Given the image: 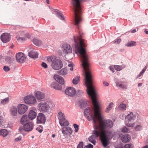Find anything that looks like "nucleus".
<instances>
[{
    "label": "nucleus",
    "instance_id": "a878e982",
    "mask_svg": "<svg viewBox=\"0 0 148 148\" xmlns=\"http://www.w3.org/2000/svg\"><path fill=\"white\" fill-rule=\"evenodd\" d=\"M11 115L13 116H16L17 115L18 111L16 107L14 106L11 108L10 110Z\"/></svg>",
    "mask_w": 148,
    "mask_h": 148
},
{
    "label": "nucleus",
    "instance_id": "dca6fc26",
    "mask_svg": "<svg viewBox=\"0 0 148 148\" xmlns=\"http://www.w3.org/2000/svg\"><path fill=\"white\" fill-rule=\"evenodd\" d=\"M63 52L66 53L67 54L71 53L72 52V49L70 45L64 44L62 46Z\"/></svg>",
    "mask_w": 148,
    "mask_h": 148
},
{
    "label": "nucleus",
    "instance_id": "7c9ffc66",
    "mask_svg": "<svg viewBox=\"0 0 148 148\" xmlns=\"http://www.w3.org/2000/svg\"><path fill=\"white\" fill-rule=\"evenodd\" d=\"M33 42L34 44L37 46L41 45L42 43V41L36 38H35L33 39Z\"/></svg>",
    "mask_w": 148,
    "mask_h": 148
},
{
    "label": "nucleus",
    "instance_id": "f257e3e1",
    "mask_svg": "<svg viewBox=\"0 0 148 148\" xmlns=\"http://www.w3.org/2000/svg\"><path fill=\"white\" fill-rule=\"evenodd\" d=\"M85 71V84L87 88V93L90 97L94 107V116L99 121V124L94 123V127L96 129H99L102 132L110 133L108 129L113 127V122L110 119H103L100 113L99 106L96 99L97 95L92 86V78L89 71L90 66H82Z\"/></svg>",
    "mask_w": 148,
    "mask_h": 148
},
{
    "label": "nucleus",
    "instance_id": "393cba45",
    "mask_svg": "<svg viewBox=\"0 0 148 148\" xmlns=\"http://www.w3.org/2000/svg\"><path fill=\"white\" fill-rule=\"evenodd\" d=\"M54 11L55 14H56L57 15V16L61 20H64L65 18L64 17L63 15L57 9H55Z\"/></svg>",
    "mask_w": 148,
    "mask_h": 148
},
{
    "label": "nucleus",
    "instance_id": "a19ab883",
    "mask_svg": "<svg viewBox=\"0 0 148 148\" xmlns=\"http://www.w3.org/2000/svg\"><path fill=\"white\" fill-rule=\"evenodd\" d=\"M114 68L117 71H120L122 69L121 66L118 65H115Z\"/></svg>",
    "mask_w": 148,
    "mask_h": 148
},
{
    "label": "nucleus",
    "instance_id": "a211bd4d",
    "mask_svg": "<svg viewBox=\"0 0 148 148\" xmlns=\"http://www.w3.org/2000/svg\"><path fill=\"white\" fill-rule=\"evenodd\" d=\"M0 38L3 42L6 43L9 41V35L7 33H4L1 35Z\"/></svg>",
    "mask_w": 148,
    "mask_h": 148
},
{
    "label": "nucleus",
    "instance_id": "37998d69",
    "mask_svg": "<svg viewBox=\"0 0 148 148\" xmlns=\"http://www.w3.org/2000/svg\"><path fill=\"white\" fill-rule=\"evenodd\" d=\"M73 126L75 128V132H77L78 131L79 125L76 124H73Z\"/></svg>",
    "mask_w": 148,
    "mask_h": 148
},
{
    "label": "nucleus",
    "instance_id": "6e6d98bb",
    "mask_svg": "<svg viewBox=\"0 0 148 148\" xmlns=\"http://www.w3.org/2000/svg\"><path fill=\"white\" fill-rule=\"evenodd\" d=\"M4 62L6 63H9V57H7L5 59Z\"/></svg>",
    "mask_w": 148,
    "mask_h": 148
},
{
    "label": "nucleus",
    "instance_id": "20e7f679",
    "mask_svg": "<svg viewBox=\"0 0 148 148\" xmlns=\"http://www.w3.org/2000/svg\"><path fill=\"white\" fill-rule=\"evenodd\" d=\"M135 117L132 112H130V114H128L125 117V125L128 127H133L135 125L134 122L133 121Z\"/></svg>",
    "mask_w": 148,
    "mask_h": 148
},
{
    "label": "nucleus",
    "instance_id": "72a5a7b5",
    "mask_svg": "<svg viewBox=\"0 0 148 148\" xmlns=\"http://www.w3.org/2000/svg\"><path fill=\"white\" fill-rule=\"evenodd\" d=\"M136 45V43L135 41H130L127 43L125 45L127 47H133Z\"/></svg>",
    "mask_w": 148,
    "mask_h": 148
},
{
    "label": "nucleus",
    "instance_id": "6e6552de",
    "mask_svg": "<svg viewBox=\"0 0 148 148\" xmlns=\"http://www.w3.org/2000/svg\"><path fill=\"white\" fill-rule=\"evenodd\" d=\"M38 107L39 110L43 113L48 112L50 108L49 104L45 102L40 103L38 104Z\"/></svg>",
    "mask_w": 148,
    "mask_h": 148
},
{
    "label": "nucleus",
    "instance_id": "2f4dec72",
    "mask_svg": "<svg viewBox=\"0 0 148 148\" xmlns=\"http://www.w3.org/2000/svg\"><path fill=\"white\" fill-rule=\"evenodd\" d=\"M21 36H24V37L25 38V40L27 39H29L30 38V35L27 33H25L24 32H22L21 33Z\"/></svg>",
    "mask_w": 148,
    "mask_h": 148
},
{
    "label": "nucleus",
    "instance_id": "603ef678",
    "mask_svg": "<svg viewBox=\"0 0 148 148\" xmlns=\"http://www.w3.org/2000/svg\"><path fill=\"white\" fill-rule=\"evenodd\" d=\"M57 83L53 82L51 84V87L54 89L56 86L57 85Z\"/></svg>",
    "mask_w": 148,
    "mask_h": 148
},
{
    "label": "nucleus",
    "instance_id": "c756f323",
    "mask_svg": "<svg viewBox=\"0 0 148 148\" xmlns=\"http://www.w3.org/2000/svg\"><path fill=\"white\" fill-rule=\"evenodd\" d=\"M8 133V132L6 130L2 129L0 130V135L2 136L3 137L7 136Z\"/></svg>",
    "mask_w": 148,
    "mask_h": 148
},
{
    "label": "nucleus",
    "instance_id": "f03ea898",
    "mask_svg": "<svg viewBox=\"0 0 148 148\" xmlns=\"http://www.w3.org/2000/svg\"><path fill=\"white\" fill-rule=\"evenodd\" d=\"M73 1H74L73 2V6L74 9L75 25L78 26L82 20V8L79 0Z\"/></svg>",
    "mask_w": 148,
    "mask_h": 148
},
{
    "label": "nucleus",
    "instance_id": "09e8293b",
    "mask_svg": "<svg viewBox=\"0 0 148 148\" xmlns=\"http://www.w3.org/2000/svg\"><path fill=\"white\" fill-rule=\"evenodd\" d=\"M41 65L42 67L45 69L47 68L48 67V66L47 64L44 62H42L41 64Z\"/></svg>",
    "mask_w": 148,
    "mask_h": 148
},
{
    "label": "nucleus",
    "instance_id": "4d7b16f0",
    "mask_svg": "<svg viewBox=\"0 0 148 148\" xmlns=\"http://www.w3.org/2000/svg\"><path fill=\"white\" fill-rule=\"evenodd\" d=\"M82 93V91L81 90H78L77 91V94L78 95H81Z\"/></svg>",
    "mask_w": 148,
    "mask_h": 148
},
{
    "label": "nucleus",
    "instance_id": "052dcab7",
    "mask_svg": "<svg viewBox=\"0 0 148 148\" xmlns=\"http://www.w3.org/2000/svg\"><path fill=\"white\" fill-rule=\"evenodd\" d=\"M87 145L88 148H93V145L90 144H89Z\"/></svg>",
    "mask_w": 148,
    "mask_h": 148
},
{
    "label": "nucleus",
    "instance_id": "1a4fd4ad",
    "mask_svg": "<svg viewBox=\"0 0 148 148\" xmlns=\"http://www.w3.org/2000/svg\"><path fill=\"white\" fill-rule=\"evenodd\" d=\"M90 108H88L86 109L84 112V115L87 117V118L89 121L92 120L93 121V123H95L96 122V118L95 116H93L90 113Z\"/></svg>",
    "mask_w": 148,
    "mask_h": 148
},
{
    "label": "nucleus",
    "instance_id": "f3484780",
    "mask_svg": "<svg viewBox=\"0 0 148 148\" xmlns=\"http://www.w3.org/2000/svg\"><path fill=\"white\" fill-rule=\"evenodd\" d=\"M62 131L64 136L68 134H72L73 130L70 127H63L62 128Z\"/></svg>",
    "mask_w": 148,
    "mask_h": 148
},
{
    "label": "nucleus",
    "instance_id": "864d4df0",
    "mask_svg": "<svg viewBox=\"0 0 148 148\" xmlns=\"http://www.w3.org/2000/svg\"><path fill=\"white\" fill-rule=\"evenodd\" d=\"M121 41V39L120 38H119L114 42V43L118 44L120 43Z\"/></svg>",
    "mask_w": 148,
    "mask_h": 148
},
{
    "label": "nucleus",
    "instance_id": "b1692460",
    "mask_svg": "<svg viewBox=\"0 0 148 148\" xmlns=\"http://www.w3.org/2000/svg\"><path fill=\"white\" fill-rule=\"evenodd\" d=\"M29 56L31 58L36 59L38 58V54L37 52L34 51H32L29 53Z\"/></svg>",
    "mask_w": 148,
    "mask_h": 148
},
{
    "label": "nucleus",
    "instance_id": "680f3d73",
    "mask_svg": "<svg viewBox=\"0 0 148 148\" xmlns=\"http://www.w3.org/2000/svg\"><path fill=\"white\" fill-rule=\"evenodd\" d=\"M110 70H111L113 72H114V69L113 68V67H112V66H110Z\"/></svg>",
    "mask_w": 148,
    "mask_h": 148
},
{
    "label": "nucleus",
    "instance_id": "bb28decb",
    "mask_svg": "<svg viewBox=\"0 0 148 148\" xmlns=\"http://www.w3.org/2000/svg\"><path fill=\"white\" fill-rule=\"evenodd\" d=\"M57 73L58 74L61 75H65L67 74V70L66 68H64L58 71Z\"/></svg>",
    "mask_w": 148,
    "mask_h": 148
},
{
    "label": "nucleus",
    "instance_id": "aec40b11",
    "mask_svg": "<svg viewBox=\"0 0 148 148\" xmlns=\"http://www.w3.org/2000/svg\"><path fill=\"white\" fill-rule=\"evenodd\" d=\"M54 79L58 82L61 84H63L64 82L63 77L58 75H55L54 76Z\"/></svg>",
    "mask_w": 148,
    "mask_h": 148
},
{
    "label": "nucleus",
    "instance_id": "de8ad7c7",
    "mask_svg": "<svg viewBox=\"0 0 148 148\" xmlns=\"http://www.w3.org/2000/svg\"><path fill=\"white\" fill-rule=\"evenodd\" d=\"M22 137L21 136H19L18 137L16 138L14 140L15 142H18L22 140Z\"/></svg>",
    "mask_w": 148,
    "mask_h": 148
},
{
    "label": "nucleus",
    "instance_id": "f704fd0d",
    "mask_svg": "<svg viewBox=\"0 0 148 148\" xmlns=\"http://www.w3.org/2000/svg\"><path fill=\"white\" fill-rule=\"evenodd\" d=\"M95 138L94 136L92 135L88 138V140L90 142L95 145L96 143Z\"/></svg>",
    "mask_w": 148,
    "mask_h": 148
},
{
    "label": "nucleus",
    "instance_id": "e433bc0d",
    "mask_svg": "<svg viewBox=\"0 0 148 148\" xmlns=\"http://www.w3.org/2000/svg\"><path fill=\"white\" fill-rule=\"evenodd\" d=\"M16 38L18 41L23 42L25 40V38H24V36H21V34L20 35V36H17Z\"/></svg>",
    "mask_w": 148,
    "mask_h": 148
},
{
    "label": "nucleus",
    "instance_id": "5701e85b",
    "mask_svg": "<svg viewBox=\"0 0 148 148\" xmlns=\"http://www.w3.org/2000/svg\"><path fill=\"white\" fill-rule=\"evenodd\" d=\"M29 118L27 115L24 114L22 116V117L21 120V123L24 124V123L27 122H28L29 120Z\"/></svg>",
    "mask_w": 148,
    "mask_h": 148
},
{
    "label": "nucleus",
    "instance_id": "ea45409f",
    "mask_svg": "<svg viewBox=\"0 0 148 148\" xmlns=\"http://www.w3.org/2000/svg\"><path fill=\"white\" fill-rule=\"evenodd\" d=\"M121 131L123 133H128L130 131L129 129L125 126L122 128Z\"/></svg>",
    "mask_w": 148,
    "mask_h": 148
},
{
    "label": "nucleus",
    "instance_id": "412c9836",
    "mask_svg": "<svg viewBox=\"0 0 148 148\" xmlns=\"http://www.w3.org/2000/svg\"><path fill=\"white\" fill-rule=\"evenodd\" d=\"M95 130H94L92 132V135L95 136V137L96 138L100 136V138H101V136L102 133V131L99 129H96L95 128L94 126Z\"/></svg>",
    "mask_w": 148,
    "mask_h": 148
},
{
    "label": "nucleus",
    "instance_id": "9d476101",
    "mask_svg": "<svg viewBox=\"0 0 148 148\" xmlns=\"http://www.w3.org/2000/svg\"><path fill=\"white\" fill-rule=\"evenodd\" d=\"M33 127L34 125L33 123L31 122H29L23 125V128L20 127L19 130L21 132V130H22L23 128V130L26 132H29L33 130Z\"/></svg>",
    "mask_w": 148,
    "mask_h": 148
},
{
    "label": "nucleus",
    "instance_id": "0eeeda50",
    "mask_svg": "<svg viewBox=\"0 0 148 148\" xmlns=\"http://www.w3.org/2000/svg\"><path fill=\"white\" fill-rule=\"evenodd\" d=\"M58 116L59 120V123L61 126H65L69 125V122L66 119L63 113L61 112H59L58 114Z\"/></svg>",
    "mask_w": 148,
    "mask_h": 148
},
{
    "label": "nucleus",
    "instance_id": "423d86ee",
    "mask_svg": "<svg viewBox=\"0 0 148 148\" xmlns=\"http://www.w3.org/2000/svg\"><path fill=\"white\" fill-rule=\"evenodd\" d=\"M23 100L25 103L31 106L35 105L36 102L35 97L32 95H27L25 97Z\"/></svg>",
    "mask_w": 148,
    "mask_h": 148
},
{
    "label": "nucleus",
    "instance_id": "79ce46f5",
    "mask_svg": "<svg viewBox=\"0 0 148 148\" xmlns=\"http://www.w3.org/2000/svg\"><path fill=\"white\" fill-rule=\"evenodd\" d=\"M84 144L83 142H80L78 145L77 148H83Z\"/></svg>",
    "mask_w": 148,
    "mask_h": 148
},
{
    "label": "nucleus",
    "instance_id": "c03bdc74",
    "mask_svg": "<svg viewBox=\"0 0 148 148\" xmlns=\"http://www.w3.org/2000/svg\"><path fill=\"white\" fill-rule=\"evenodd\" d=\"M141 125H138L135 127V130L136 131H139L142 128Z\"/></svg>",
    "mask_w": 148,
    "mask_h": 148
},
{
    "label": "nucleus",
    "instance_id": "ddd939ff",
    "mask_svg": "<svg viewBox=\"0 0 148 148\" xmlns=\"http://www.w3.org/2000/svg\"><path fill=\"white\" fill-rule=\"evenodd\" d=\"M17 108L18 112L19 114H24L28 109L27 106L22 104H19Z\"/></svg>",
    "mask_w": 148,
    "mask_h": 148
},
{
    "label": "nucleus",
    "instance_id": "6ab92c4d",
    "mask_svg": "<svg viewBox=\"0 0 148 148\" xmlns=\"http://www.w3.org/2000/svg\"><path fill=\"white\" fill-rule=\"evenodd\" d=\"M122 141L123 143H127L130 140L131 136L128 134H125L121 137Z\"/></svg>",
    "mask_w": 148,
    "mask_h": 148
},
{
    "label": "nucleus",
    "instance_id": "49530a36",
    "mask_svg": "<svg viewBox=\"0 0 148 148\" xmlns=\"http://www.w3.org/2000/svg\"><path fill=\"white\" fill-rule=\"evenodd\" d=\"M3 119L2 117H0V127H1L3 125Z\"/></svg>",
    "mask_w": 148,
    "mask_h": 148
},
{
    "label": "nucleus",
    "instance_id": "a18cd8bd",
    "mask_svg": "<svg viewBox=\"0 0 148 148\" xmlns=\"http://www.w3.org/2000/svg\"><path fill=\"white\" fill-rule=\"evenodd\" d=\"M54 89L56 90H61L62 89V86L61 85L57 83V85L56 86Z\"/></svg>",
    "mask_w": 148,
    "mask_h": 148
},
{
    "label": "nucleus",
    "instance_id": "338daca9",
    "mask_svg": "<svg viewBox=\"0 0 148 148\" xmlns=\"http://www.w3.org/2000/svg\"><path fill=\"white\" fill-rule=\"evenodd\" d=\"M14 47V45L12 44V45L10 46V48L12 49H13Z\"/></svg>",
    "mask_w": 148,
    "mask_h": 148
},
{
    "label": "nucleus",
    "instance_id": "4468645a",
    "mask_svg": "<svg viewBox=\"0 0 148 148\" xmlns=\"http://www.w3.org/2000/svg\"><path fill=\"white\" fill-rule=\"evenodd\" d=\"M65 93L70 97H73L76 93L75 89L73 87H69L66 88L65 91Z\"/></svg>",
    "mask_w": 148,
    "mask_h": 148
},
{
    "label": "nucleus",
    "instance_id": "4c0bfd02",
    "mask_svg": "<svg viewBox=\"0 0 148 148\" xmlns=\"http://www.w3.org/2000/svg\"><path fill=\"white\" fill-rule=\"evenodd\" d=\"M113 106V103L112 102H111L105 110V112L108 113L109 112Z\"/></svg>",
    "mask_w": 148,
    "mask_h": 148
},
{
    "label": "nucleus",
    "instance_id": "e2e57ef3",
    "mask_svg": "<svg viewBox=\"0 0 148 148\" xmlns=\"http://www.w3.org/2000/svg\"><path fill=\"white\" fill-rule=\"evenodd\" d=\"M143 75L142 73L141 72L137 76V78H138L139 77H140L141 75Z\"/></svg>",
    "mask_w": 148,
    "mask_h": 148
},
{
    "label": "nucleus",
    "instance_id": "8fccbe9b",
    "mask_svg": "<svg viewBox=\"0 0 148 148\" xmlns=\"http://www.w3.org/2000/svg\"><path fill=\"white\" fill-rule=\"evenodd\" d=\"M3 69L5 71L8 72L9 71V68L8 66H4L3 67Z\"/></svg>",
    "mask_w": 148,
    "mask_h": 148
},
{
    "label": "nucleus",
    "instance_id": "c85d7f7f",
    "mask_svg": "<svg viewBox=\"0 0 148 148\" xmlns=\"http://www.w3.org/2000/svg\"><path fill=\"white\" fill-rule=\"evenodd\" d=\"M116 86H118L121 88L123 89L127 88L126 86L123 82H117L116 83Z\"/></svg>",
    "mask_w": 148,
    "mask_h": 148
},
{
    "label": "nucleus",
    "instance_id": "bf43d9fd",
    "mask_svg": "<svg viewBox=\"0 0 148 148\" xmlns=\"http://www.w3.org/2000/svg\"><path fill=\"white\" fill-rule=\"evenodd\" d=\"M103 85L106 86H108L109 85V84L106 82H103Z\"/></svg>",
    "mask_w": 148,
    "mask_h": 148
},
{
    "label": "nucleus",
    "instance_id": "473e14b6",
    "mask_svg": "<svg viewBox=\"0 0 148 148\" xmlns=\"http://www.w3.org/2000/svg\"><path fill=\"white\" fill-rule=\"evenodd\" d=\"M80 78L79 76H77L75 77L73 80V83L74 84H77L80 81Z\"/></svg>",
    "mask_w": 148,
    "mask_h": 148
},
{
    "label": "nucleus",
    "instance_id": "cd10ccee",
    "mask_svg": "<svg viewBox=\"0 0 148 148\" xmlns=\"http://www.w3.org/2000/svg\"><path fill=\"white\" fill-rule=\"evenodd\" d=\"M79 106L82 108H85L87 105V101L86 100H81L79 101Z\"/></svg>",
    "mask_w": 148,
    "mask_h": 148
},
{
    "label": "nucleus",
    "instance_id": "7ed1b4c3",
    "mask_svg": "<svg viewBox=\"0 0 148 148\" xmlns=\"http://www.w3.org/2000/svg\"><path fill=\"white\" fill-rule=\"evenodd\" d=\"M47 61L51 62L52 68L55 70H58L62 68L63 66L62 62L60 60L57 58L56 56H51L47 58Z\"/></svg>",
    "mask_w": 148,
    "mask_h": 148
},
{
    "label": "nucleus",
    "instance_id": "9b49d317",
    "mask_svg": "<svg viewBox=\"0 0 148 148\" xmlns=\"http://www.w3.org/2000/svg\"><path fill=\"white\" fill-rule=\"evenodd\" d=\"M16 57L17 61L20 63H23L24 62L26 59V58L25 54L21 52H18L16 53Z\"/></svg>",
    "mask_w": 148,
    "mask_h": 148
},
{
    "label": "nucleus",
    "instance_id": "c9c22d12",
    "mask_svg": "<svg viewBox=\"0 0 148 148\" xmlns=\"http://www.w3.org/2000/svg\"><path fill=\"white\" fill-rule=\"evenodd\" d=\"M9 97H7L5 99L2 100L0 103L1 105H4L8 103L9 101Z\"/></svg>",
    "mask_w": 148,
    "mask_h": 148
},
{
    "label": "nucleus",
    "instance_id": "58836bf2",
    "mask_svg": "<svg viewBox=\"0 0 148 148\" xmlns=\"http://www.w3.org/2000/svg\"><path fill=\"white\" fill-rule=\"evenodd\" d=\"M126 105L124 103H121L120 104L118 107L119 109L122 110H126Z\"/></svg>",
    "mask_w": 148,
    "mask_h": 148
},
{
    "label": "nucleus",
    "instance_id": "0e129e2a",
    "mask_svg": "<svg viewBox=\"0 0 148 148\" xmlns=\"http://www.w3.org/2000/svg\"><path fill=\"white\" fill-rule=\"evenodd\" d=\"M136 29H135L132 30L131 31V32L132 33H134L135 32H136Z\"/></svg>",
    "mask_w": 148,
    "mask_h": 148
},
{
    "label": "nucleus",
    "instance_id": "69168bd1",
    "mask_svg": "<svg viewBox=\"0 0 148 148\" xmlns=\"http://www.w3.org/2000/svg\"><path fill=\"white\" fill-rule=\"evenodd\" d=\"M142 148H148V145H146L142 147Z\"/></svg>",
    "mask_w": 148,
    "mask_h": 148
},
{
    "label": "nucleus",
    "instance_id": "5fc2aeb1",
    "mask_svg": "<svg viewBox=\"0 0 148 148\" xmlns=\"http://www.w3.org/2000/svg\"><path fill=\"white\" fill-rule=\"evenodd\" d=\"M73 64L72 63L69 64L68 65V66L69 67H70V71H72L73 70Z\"/></svg>",
    "mask_w": 148,
    "mask_h": 148
},
{
    "label": "nucleus",
    "instance_id": "3c124183",
    "mask_svg": "<svg viewBox=\"0 0 148 148\" xmlns=\"http://www.w3.org/2000/svg\"><path fill=\"white\" fill-rule=\"evenodd\" d=\"M132 144H127L125 145L124 148H131Z\"/></svg>",
    "mask_w": 148,
    "mask_h": 148
},
{
    "label": "nucleus",
    "instance_id": "2eb2a0df",
    "mask_svg": "<svg viewBox=\"0 0 148 148\" xmlns=\"http://www.w3.org/2000/svg\"><path fill=\"white\" fill-rule=\"evenodd\" d=\"M34 95L38 100L41 101L45 98V94L43 92L37 91L35 93Z\"/></svg>",
    "mask_w": 148,
    "mask_h": 148
},
{
    "label": "nucleus",
    "instance_id": "13d9d810",
    "mask_svg": "<svg viewBox=\"0 0 148 148\" xmlns=\"http://www.w3.org/2000/svg\"><path fill=\"white\" fill-rule=\"evenodd\" d=\"M147 67V66H145L143 68L142 70L140 72L141 73H142L143 74L145 72V70H146Z\"/></svg>",
    "mask_w": 148,
    "mask_h": 148
},
{
    "label": "nucleus",
    "instance_id": "39448f33",
    "mask_svg": "<svg viewBox=\"0 0 148 148\" xmlns=\"http://www.w3.org/2000/svg\"><path fill=\"white\" fill-rule=\"evenodd\" d=\"M112 134V132H110V133L102 132L100 140L103 146L106 147L109 144V140L107 135L109 136H111Z\"/></svg>",
    "mask_w": 148,
    "mask_h": 148
},
{
    "label": "nucleus",
    "instance_id": "4be33fe9",
    "mask_svg": "<svg viewBox=\"0 0 148 148\" xmlns=\"http://www.w3.org/2000/svg\"><path fill=\"white\" fill-rule=\"evenodd\" d=\"M37 116L36 112L32 110H30L28 114L30 120H32L36 118Z\"/></svg>",
    "mask_w": 148,
    "mask_h": 148
},
{
    "label": "nucleus",
    "instance_id": "f8f14e48",
    "mask_svg": "<svg viewBox=\"0 0 148 148\" xmlns=\"http://www.w3.org/2000/svg\"><path fill=\"white\" fill-rule=\"evenodd\" d=\"M46 120V116L44 114L40 113L37 117L36 123L37 124H45Z\"/></svg>",
    "mask_w": 148,
    "mask_h": 148
},
{
    "label": "nucleus",
    "instance_id": "774afa93",
    "mask_svg": "<svg viewBox=\"0 0 148 148\" xmlns=\"http://www.w3.org/2000/svg\"><path fill=\"white\" fill-rule=\"evenodd\" d=\"M145 32L146 34H148V31H147L146 29L145 30Z\"/></svg>",
    "mask_w": 148,
    "mask_h": 148
}]
</instances>
